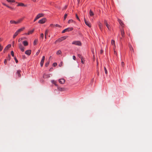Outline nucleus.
I'll return each mask as SVG.
<instances>
[{"instance_id": "30", "label": "nucleus", "mask_w": 152, "mask_h": 152, "mask_svg": "<svg viewBox=\"0 0 152 152\" xmlns=\"http://www.w3.org/2000/svg\"><path fill=\"white\" fill-rule=\"evenodd\" d=\"M38 42V40L37 39H36L35 40L34 42V45H35L37 44V42Z\"/></svg>"}, {"instance_id": "2", "label": "nucleus", "mask_w": 152, "mask_h": 152, "mask_svg": "<svg viewBox=\"0 0 152 152\" xmlns=\"http://www.w3.org/2000/svg\"><path fill=\"white\" fill-rule=\"evenodd\" d=\"M72 44L78 46H81V42L79 41H74L72 42Z\"/></svg>"}, {"instance_id": "4", "label": "nucleus", "mask_w": 152, "mask_h": 152, "mask_svg": "<svg viewBox=\"0 0 152 152\" xmlns=\"http://www.w3.org/2000/svg\"><path fill=\"white\" fill-rule=\"evenodd\" d=\"M73 29L72 28H68L65 29L62 32V33H64L66 31H72Z\"/></svg>"}, {"instance_id": "25", "label": "nucleus", "mask_w": 152, "mask_h": 152, "mask_svg": "<svg viewBox=\"0 0 152 152\" xmlns=\"http://www.w3.org/2000/svg\"><path fill=\"white\" fill-rule=\"evenodd\" d=\"M10 23L12 24V23H14L15 24H17V22L15 21L14 20H11L10 21Z\"/></svg>"}, {"instance_id": "55", "label": "nucleus", "mask_w": 152, "mask_h": 152, "mask_svg": "<svg viewBox=\"0 0 152 152\" xmlns=\"http://www.w3.org/2000/svg\"><path fill=\"white\" fill-rule=\"evenodd\" d=\"M114 53L115 54H117V53L116 52V51L115 50V48H114Z\"/></svg>"}, {"instance_id": "61", "label": "nucleus", "mask_w": 152, "mask_h": 152, "mask_svg": "<svg viewBox=\"0 0 152 152\" xmlns=\"http://www.w3.org/2000/svg\"><path fill=\"white\" fill-rule=\"evenodd\" d=\"M14 42H13V44H12V46H14Z\"/></svg>"}, {"instance_id": "1", "label": "nucleus", "mask_w": 152, "mask_h": 152, "mask_svg": "<svg viewBox=\"0 0 152 152\" xmlns=\"http://www.w3.org/2000/svg\"><path fill=\"white\" fill-rule=\"evenodd\" d=\"M67 36H65L61 37L60 38H59L57 40H56L55 41V43L56 44L58 42H60L62 41L63 40L65 39L66 38H67Z\"/></svg>"}, {"instance_id": "24", "label": "nucleus", "mask_w": 152, "mask_h": 152, "mask_svg": "<svg viewBox=\"0 0 152 152\" xmlns=\"http://www.w3.org/2000/svg\"><path fill=\"white\" fill-rule=\"evenodd\" d=\"M129 47L130 50L132 51L133 52H134V50L132 46L131 45H130Z\"/></svg>"}, {"instance_id": "10", "label": "nucleus", "mask_w": 152, "mask_h": 152, "mask_svg": "<svg viewBox=\"0 0 152 152\" xmlns=\"http://www.w3.org/2000/svg\"><path fill=\"white\" fill-rule=\"evenodd\" d=\"M59 82L61 84H64L65 82V80L64 79H61L59 80Z\"/></svg>"}, {"instance_id": "47", "label": "nucleus", "mask_w": 152, "mask_h": 152, "mask_svg": "<svg viewBox=\"0 0 152 152\" xmlns=\"http://www.w3.org/2000/svg\"><path fill=\"white\" fill-rule=\"evenodd\" d=\"M55 26L56 27H61V26L59 25L58 24H57L55 25Z\"/></svg>"}, {"instance_id": "45", "label": "nucleus", "mask_w": 152, "mask_h": 152, "mask_svg": "<svg viewBox=\"0 0 152 152\" xmlns=\"http://www.w3.org/2000/svg\"><path fill=\"white\" fill-rule=\"evenodd\" d=\"M10 55H8V57L7 58V60H10Z\"/></svg>"}, {"instance_id": "62", "label": "nucleus", "mask_w": 152, "mask_h": 152, "mask_svg": "<svg viewBox=\"0 0 152 152\" xmlns=\"http://www.w3.org/2000/svg\"><path fill=\"white\" fill-rule=\"evenodd\" d=\"M31 0L34 2H35L36 1V0Z\"/></svg>"}, {"instance_id": "59", "label": "nucleus", "mask_w": 152, "mask_h": 152, "mask_svg": "<svg viewBox=\"0 0 152 152\" xmlns=\"http://www.w3.org/2000/svg\"><path fill=\"white\" fill-rule=\"evenodd\" d=\"M66 8H67V6H65L64 7V10L66 9Z\"/></svg>"}, {"instance_id": "56", "label": "nucleus", "mask_w": 152, "mask_h": 152, "mask_svg": "<svg viewBox=\"0 0 152 152\" xmlns=\"http://www.w3.org/2000/svg\"><path fill=\"white\" fill-rule=\"evenodd\" d=\"M50 26L51 27H53L55 26V25H53V24H50Z\"/></svg>"}, {"instance_id": "44", "label": "nucleus", "mask_w": 152, "mask_h": 152, "mask_svg": "<svg viewBox=\"0 0 152 152\" xmlns=\"http://www.w3.org/2000/svg\"><path fill=\"white\" fill-rule=\"evenodd\" d=\"M78 56L81 59V58H83V57H82V56L80 54H78Z\"/></svg>"}, {"instance_id": "5", "label": "nucleus", "mask_w": 152, "mask_h": 152, "mask_svg": "<svg viewBox=\"0 0 152 152\" xmlns=\"http://www.w3.org/2000/svg\"><path fill=\"white\" fill-rule=\"evenodd\" d=\"M46 21V19L45 18H43L39 20L38 23H40L43 24Z\"/></svg>"}, {"instance_id": "57", "label": "nucleus", "mask_w": 152, "mask_h": 152, "mask_svg": "<svg viewBox=\"0 0 152 152\" xmlns=\"http://www.w3.org/2000/svg\"><path fill=\"white\" fill-rule=\"evenodd\" d=\"M6 6L7 7L9 8H12V7H11L10 6H9L7 5H6Z\"/></svg>"}, {"instance_id": "20", "label": "nucleus", "mask_w": 152, "mask_h": 152, "mask_svg": "<svg viewBox=\"0 0 152 152\" xmlns=\"http://www.w3.org/2000/svg\"><path fill=\"white\" fill-rule=\"evenodd\" d=\"M23 43L25 46H27L28 45V43L26 41H23Z\"/></svg>"}, {"instance_id": "26", "label": "nucleus", "mask_w": 152, "mask_h": 152, "mask_svg": "<svg viewBox=\"0 0 152 152\" xmlns=\"http://www.w3.org/2000/svg\"><path fill=\"white\" fill-rule=\"evenodd\" d=\"M111 43L112 45H114V47H115V42L114 40H111Z\"/></svg>"}, {"instance_id": "32", "label": "nucleus", "mask_w": 152, "mask_h": 152, "mask_svg": "<svg viewBox=\"0 0 152 152\" xmlns=\"http://www.w3.org/2000/svg\"><path fill=\"white\" fill-rule=\"evenodd\" d=\"M44 61L41 60V62H40V65L41 66H42L43 65L44 62Z\"/></svg>"}, {"instance_id": "12", "label": "nucleus", "mask_w": 152, "mask_h": 152, "mask_svg": "<svg viewBox=\"0 0 152 152\" xmlns=\"http://www.w3.org/2000/svg\"><path fill=\"white\" fill-rule=\"evenodd\" d=\"M21 72V71L20 70H18L16 72V74L18 75V77H21V75L20 74Z\"/></svg>"}, {"instance_id": "60", "label": "nucleus", "mask_w": 152, "mask_h": 152, "mask_svg": "<svg viewBox=\"0 0 152 152\" xmlns=\"http://www.w3.org/2000/svg\"><path fill=\"white\" fill-rule=\"evenodd\" d=\"M39 50L37 53V55L39 54Z\"/></svg>"}, {"instance_id": "9", "label": "nucleus", "mask_w": 152, "mask_h": 152, "mask_svg": "<svg viewBox=\"0 0 152 152\" xmlns=\"http://www.w3.org/2000/svg\"><path fill=\"white\" fill-rule=\"evenodd\" d=\"M44 16V14L42 13H39L37 15L36 17H37V18L39 19V18Z\"/></svg>"}, {"instance_id": "53", "label": "nucleus", "mask_w": 152, "mask_h": 152, "mask_svg": "<svg viewBox=\"0 0 152 152\" xmlns=\"http://www.w3.org/2000/svg\"><path fill=\"white\" fill-rule=\"evenodd\" d=\"M62 62H61V63L59 64V66H61L62 65Z\"/></svg>"}, {"instance_id": "14", "label": "nucleus", "mask_w": 152, "mask_h": 152, "mask_svg": "<svg viewBox=\"0 0 152 152\" xmlns=\"http://www.w3.org/2000/svg\"><path fill=\"white\" fill-rule=\"evenodd\" d=\"M50 77V74H44L43 75V77L44 78H48Z\"/></svg>"}, {"instance_id": "41", "label": "nucleus", "mask_w": 152, "mask_h": 152, "mask_svg": "<svg viewBox=\"0 0 152 152\" xmlns=\"http://www.w3.org/2000/svg\"><path fill=\"white\" fill-rule=\"evenodd\" d=\"M49 64V62H47L45 64V66H47Z\"/></svg>"}, {"instance_id": "16", "label": "nucleus", "mask_w": 152, "mask_h": 152, "mask_svg": "<svg viewBox=\"0 0 152 152\" xmlns=\"http://www.w3.org/2000/svg\"><path fill=\"white\" fill-rule=\"evenodd\" d=\"M25 29V27H23L22 28L19 29L17 31L19 33H20L21 31H23Z\"/></svg>"}, {"instance_id": "7", "label": "nucleus", "mask_w": 152, "mask_h": 152, "mask_svg": "<svg viewBox=\"0 0 152 152\" xmlns=\"http://www.w3.org/2000/svg\"><path fill=\"white\" fill-rule=\"evenodd\" d=\"M84 20L85 23L86 24V25L88 26L89 27H91V25L90 22L88 21H86L85 18H84Z\"/></svg>"}, {"instance_id": "37", "label": "nucleus", "mask_w": 152, "mask_h": 152, "mask_svg": "<svg viewBox=\"0 0 152 152\" xmlns=\"http://www.w3.org/2000/svg\"><path fill=\"white\" fill-rule=\"evenodd\" d=\"M40 37L43 39L44 37V34L43 33H42L40 35Z\"/></svg>"}, {"instance_id": "27", "label": "nucleus", "mask_w": 152, "mask_h": 152, "mask_svg": "<svg viewBox=\"0 0 152 152\" xmlns=\"http://www.w3.org/2000/svg\"><path fill=\"white\" fill-rule=\"evenodd\" d=\"M18 6H25V5L23 3H19L18 5Z\"/></svg>"}, {"instance_id": "39", "label": "nucleus", "mask_w": 152, "mask_h": 152, "mask_svg": "<svg viewBox=\"0 0 152 152\" xmlns=\"http://www.w3.org/2000/svg\"><path fill=\"white\" fill-rule=\"evenodd\" d=\"M3 49V47L0 44V52H1Z\"/></svg>"}, {"instance_id": "18", "label": "nucleus", "mask_w": 152, "mask_h": 152, "mask_svg": "<svg viewBox=\"0 0 152 152\" xmlns=\"http://www.w3.org/2000/svg\"><path fill=\"white\" fill-rule=\"evenodd\" d=\"M19 33L17 31L13 36V38H15L18 34Z\"/></svg>"}, {"instance_id": "48", "label": "nucleus", "mask_w": 152, "mask_h": 152, "mask_svg": "<svg viewBox=\"0 0 152 152\" xmlns=\"http://www.w3.org/2000/svg\"><path fill=\"white\" fill-rule=\"evenodd\" d=\"M14 59L15 61V62L16 63H18V60L17 59V58H16V57H15L14 58Z\"/></svg>"}, {"instance_id": "23", "label": "nucleus", "mask_w": 152, "mask_h": 152, "mask_svg": "<svg viewBox=\"0 0 152 152\" xmlns=\"http://www.w3.org/2000/svg\"><path fill=\"white\" fill-rule=\"evenodd\" d=\"M34 31V29H33V30H32L29 31L28 32V33L27 34V35H29L30 34H32L33 32Z\"/></svg>"}, {"instance_id": "17", "label": "nucleus", "mask_w": 152, "mask_h": 152, "mask_svg": "<svg viewBox=\"0 0 152 152\" xmlns=\"http://www.w3.org/2000/svg\"><path fill=\"white\" fill-rule=\"evenodd\" d=\"M25 29V27H23L22 28L19 29L17 31L19 33H20L21 31H23Z\"/></svg>"}, {"instance_id": "42", "label": "nucleus", "mask_w": 152, "mask_h": 152, "mask_svg": "<svg viewBox=\"0 0 152 152\" xmlns=\"http://www.w3.org/2000/svg\"><path fill=\"white\" fill-rule=\"evenodd\" d=\"M11 54L12 56L14 57V52L13 51H11Z\"/></svg>"}, {"instance_id": "6", "label": "nucleus", "mask_w": 152, "mask_h": 152, "mask_svg": "<svg viewBox=\"0 0 152 152\" xmlns=\"http://www.w3.org/2000/svg\"><path fill=\"white\" fill-rule=\"evenodd\" d=\"M18 47L19 49L22 52H24V51L25 48L23 47V46L21 43L19 44Z\"/></svg>"}, {"instance_id": "54", "label": "nucleus", "mask_w": 152, "mask_h": 152, "mask_svg": "<svg viewBox=\"0 0 152 152\" xmlns=\"http://www.w3.org/2000/svg\"><path fill=\"white\" fill-rule=\"evenodd\" d=\"M73 59L74 60H75V59H76V57H75V56H73Z\"/></svg>"}, {"instance_id": "63", "label": "nucleus", "mask_w": 152, "mask_h": 152, "mask_svg": "<svg viewBox=\"0 0 152 152\" xmlns=\"http://www.w3.org/2000/svg\"><path fill=\"white\" fill-rule=\"evenodd\" d=\"M3 4L5 6H6V5H6V4H4V3H3Z\"/></svg>"}, {"instance_id": "28", "label": "nucleus", "mask_w": 152, "mask_h": 152, "mask_svg": "<svg viewBox=\"0 0 152 152\" xmlns=\"http://www.w3.org/2000/svg\"><path fill=\"white\" fill-rule=\"evenodd\" d=\"M61 50H59L57 51L56 52V54L57 55H59L61 54Z\"/></svg>"}, {"instance_id": "19", "label": "nucleus", "mask_w": 152, "mask_h": 152, "mask_svg": "<svg viewBox=\"0 0 152 152\" xmlns=\"http://www.w3.org/2000/svg\"><path fill=\"white\" fill-rule=\"evenodd\" d=\"M99 26L100 29L102 31V28L103 27V26L102 24L101 23L99 22Z\"/></svg>"}, {"instance_id": "58", "label": "nucleus", "mask_w": 152, "mask_h": 152, "mask_svg": "<svg viewBox=\"0 0 152 152\" xmlns=\"http://www.w3.org/2000/svg\"><path fill=\"white\" fill-rule=\"evenodd\" d=\"M22 39H22V38H21V39H18V42H20V41L21 40H22Z\"/></svg>"}, {"instance_id": "11", "label": "nucleus", "mask_w": 152, "mask_h": 152, "mask_svg": "<svg viewBox=\"0 0 152 152\" xmlns=\"http://www.w3.org/2000/svg\"><path fill=\"white\" fill-rule=\"evenodd\" d=\"M31 51L30 50H26L25 52V53L28 55H30L31 53Z\"/></svg>"}, {"instance_id": "38", "label": "nucleus", "mask_w": 152, "mask_h": 152, "mask_svg": "<svg viewBox=\"0 0 152 152\" xmlns=\"http://www.w3.org/2000/svg\"><path fill=\"white\" fill-rule=\"evenodd\" d=\"M104 70L105 73L106 74H107V69H106V67H104Z\"/></svg>"}, {"instance_id": "29", "label": "nucleus", "mask_w": 152, "mask_h": 152, "mask_svg": "<svg viewBox=\"0 0 152 152\" xmlns=\"http://www.w3.org/2000/svg\"><path fill=\"white\" fill-rule=\"evenodd\" d=\"M64 90L65 89L64 88H58V90L61 91H64Z\"/></svg>"}, {"instance_id": "35", "label": "nucleus", "mask_w": 152, "mask_h": 152, "mask_svg": "<svg viewBox=\"0 0 152 152\" xmlns=\"http://www.w3.org/2000/svg\"><path fill=\"white\" fill-rule=\"evenodd\" d=\"M121 34L122 36L123 37L124 35V32L123 30H122L121 31Z\"/></svg>"}, {"instance_id": "36", "label": "nucleus", "mask_w": 152, "mask_h": 152, "mask_svg": "<svg viewBox=\"0 0 152 152\" xmlns=\"http://www.w3.org/2000/svg\"><path fill=\"white\" fill-rule=\"evenodd\" d=\"M67 16V15L66 14H65L64 15V20L66 18Z\"/></svg>"}, {"instance_id": "33", "label": "nucleus", "mask_w": 152, "mask_h": 152, "mask_svg": "<svg viewBox=\"0 0 152 152\" xmlns=\"http://www.w3.org/2000/svg\"><path fill=\"white\" fill-rule=\"evenodd\" d=\"M51 82L53 84H54L55 85H56V86H57V85L56 83V82L54 81V80H52L51 81Z\"/></svg>"}, {"instance_id": "40", "label": "nucleus", "mask_w": 152, "mask_h": 152, "mask_svg": "<svg viewBox=\"0 0 152 152\" xmlns=\"http://www.w3.org/2000/svg\"><path fill=\"white\" fill-rule=\"evenodd\" d=\"M76 17L77 18V19L79 21H80V19L79 18V17H78V16L77 15V14H76Z\"/></svg>"}, {"instance_id": "13", "label": "nucleus", "mask_w": 152, "mask_h": 152, "mask_svg": "<svg viewBox=\"0 0 152 152\" xmlns=\"http://www.w3.org/2000/svg\"><path fill=\"white\" fill-rule=\"evenodd\" d=\"M49 32V30L48 29H47L45 31V39H46V36L48 35V33Z\"/></svg>"}, {"instance_id": "31", "label": "nucleus", "mask_w": 152, "mask_h": 152, "mask_svg": "<svg viewBox=\"0 0 152 152\" xmlns=\"http://www.w3.org/2000/svg\"><path fill=\"white\" fill-rule=\"evenodd\" d=\"M8 2H15V0H6Z\"/></svg>"}, {"instance_id": "51", "label": "nucleus", "mask_w": 152, "mask_h": 152, "mask_svg": "<svg viewBox=\"0 0 152 152\" xmlns=\"http://www.w3.org/2000/svg\"><path fill=\"white\" fill-rule=\"evenodd\" d=\"M45 59V56H42V60L44 61Z\"/></svg>"}, {"instance_id": "34", "label": "nucleus", "mask_w": 152, "mask_h": 152, "mask_svg": "<svg viewBox=\"0 0 152 152\" xmlns=\"http://www.w3.org/2000/svg\"><path fill=\"white\" fill-rule=\"evenodd\" d=\"M74 22V21L72 20H69L68 21V23H71L73 22Z\"/></svg>"}, {"instance_id": "3", "label": "nucleus", "mask_w": 152, "mask_h": 152, "mask_svg": "<svg viewBox=\"0 0 152 152\" xmlns=\"http://www.w3.org/2000/svg\"><path fill=\"white\" fill-rule=\"evenodd\" d=\"M104 24L107 27L108 30H110L111 29L107 21L105 20H104Z\"/></svg>"}, {"instance_id": "46", "label": "nucleus", "mask_w": 152, "mask_h": 152, "mask_svg": "<svg viewBox=\"0 0 152 152\" xmlns=\"http://www.w3.org/2000/svg\"><path fill=\"white\" fill-rule=\"evenodd\" d=\"M53 66H57V64L56 63H53Z\"/></svg>"}, {"instance_id": "8", "label": "nucleus", "mask_w": 152, "mask_h": 152, "mask_svg": "<svg viewBox=\"0 0 152 152\" xmlns=\"http://www.w3.org/2000/svg\"><path fill=\"white\" fill-rule=\"evenodd\" d=\"M11 46V45L10 44L8 45L4 48V52L5 53V51L7 50L9 48H10Z\"/></svg>"}, {"instance_id": "22", "label": "nucleus", "mask_w": 152, "mask_h": 152, "mask_svg": "<svg viewBox=\"0 0 152 152\" xmlns=\"http://www.w3.org/2000/svg\"><path fill=\"white\" fill-rule=\"evenodd\" d=\"M94 14L92 11L90 10L89 11V15L90 16H91L94 15Z\"/></svg>"}, {"instance_id": "43", "label": "nucleus", "mask_w": 152, "mask_h": 152, "mask_svg": "<svg viewBox=\"0 0 152 152\" xmlns=\"http://www.w3.org/2000/svg\"><path fill=\"white\" fill-rule=\"evenodd\" d=\"M81 62L83 64H84V61L83 58H81Z\"/></svg>"}, {"instance_id": "50", "label": "nucleus", "mask_w": 152, "mask_h": 152, "mask_svg": "<svg viewBox=\"0 0 152 152\" xmlns=\"http://www.w3.org/2000/svg\"><path fill=\"white\" fill-rule=\"evenodd\" d=\"M4 64H6L7 63V59H5L4 61Z\"/></svg>"}, {"instance_id": "15", "label": "nucleus", "mask_w": 152, "mask_h": 152, "mask_svg": "<svg viewBox=\"0 0 152 152\" xmlns=\"http://www.w3.org/2000/svg\"><path fill=\"white\" fill-rule=\"evenodd\" d=\"M118 21L119 22L120 24L121 25V26H123V25H124V24H123V23L122 22V21L121 20H120L119 19H118Z\"/></svg>"}, {"instance_id": "52", "label": "nucleus", "mask_w": 152, "mask_h": 152, "mask_svg": "<svg viewBox=\"0 0 152 152\" xmlns=\"http://www.w3.org/2000/svg\"><path fill=\"white\" fill-rule=\"evenodd\" d=\"M38 19V18H37V17H36L34 19V22H35L36 21V20L37 19Z\"/></svg>"}, {"instance_id": "64", "label": "nucleus", "mask_w": 152, "mask_h": 152, "mask_svg": "<svg viewBox=\"0 0 152 152\" xmlns=\"http://www.w3.org/2000/svg\"><path fill=\"white\" fill-rule=\"evenodd\" d=\"M100 53H102V50H101L100 51Z\"/></svg>"}, {"instance_id": "49", "label": "nucleus", "mask_w": 152, "mask_h": 152, "mask_svg": "<svg viewBox=\"0 0 152 152\" xmlns=\"http://www.w3.org/2000/svg\"><path fill=\"white\" fill-rule=\"evenodd\" d=\"M124 63L123 62H122L121 63V65L123 67L124 65Z\"/></svg>"}, {"instance_id": "21", "label": "nucleus", "mask_w": 152, "mask_h": 152, "mask_svg": "<svg viewBox=\"0 0 152 152\" xmlns=\"http://www.w3.org/2000/svg\"><path fill=\"white\" fill-rule=\"evenodd\" d=\"M23 18H20L17 21V24L20 23L23 20Z\"/></svg>"}]
</instances>
